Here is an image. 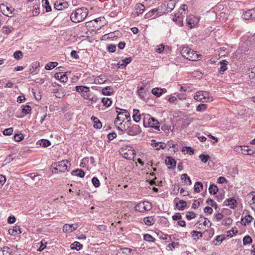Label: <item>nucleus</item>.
<instances>
[{"label": "nucleus", "instance_id": "f257e3e1", "mask_svg": "<svg viewBox=\"0 0 255 255\" xmlns=\"http://www.w3.org/2000/svg\"><path fill=\"white\" fill-rule=\"evenodd\" d=\"M88 14V10L83 7L76 9L75 12L71 13L70 19L72 22L78 23L84 20Z\"/></svg>", "mask_w": 255, "mask_h": 255}, {"label": "nucleus", "instance_id": "f03ea898", "mask_svg": "<svg viewBox=\"0 0 255 255\" xmlns=\"http://www.w3.org/2000/svg\"><path fill=\"white\" fill-rule=\"evenodd\" d=\"M194 98L199 102H211L213 101V98L211 96L210 93L204 91L197 92L194 96Z\"/></svg>", "mask_w": 255, "mask_h": 255}, {"label": "nucleus", "instance_id": "7ed1b4c3", "mask_svg": "<svg viewBox=\"0 0 255 255\" xmlns=\"http://www.w3.org/2000/svg\"><path fill=\"white\" fill-rule=\"evenodd\" d=\"M242 18L250 21H255V7L243 12Z\"/></svg>", "mask_w": 255, "mask_h": 255}, {"label": "nucleus", "instance_id": "20e7f679", "mask_svg": "<svg viewBox=\"0 0 255 255\" xmlns=\"http://www.w3.org/2000/svg\"><path fill=\"white\" fill-rule=\"evenodd\" d=\"M126 131L127 134L130 136L136 135L141 131L140 127L137 125H133L131 127H128L126 129Z\"/></svg>", "mask_w": 255, "mask_h": 255}, {"label": "nucleus", "instance_id": "39448f33", "mask_svg": "<svg viewBox=\"0 0 255 255\" xmlns=\"http://www.w3.org/2000/svg\"><path fill=\"white\" fill-rule=\"evenodd\" d=\"M69 163V166L70 165V163L67 160H63L61 161L56 162L53 164V166H57L59 172H64L68 170Z\"/></svg>", "mask_w": 255, "mask_h": 255}, {"label": "nucleus", "instance_id": "423d86ee", "mask_svg": "<svg viewBox=\"0 0 255 255\" xmlns=\"http://www.w3.org/2000/svg\"><path fill=\"white\" fill-rule=\"evenodd\" d=\"M159 124V123L158 122V121L153 117H150L148 118L147 125H146L145 121H143V125L145 127H151L157 130H160L159 126H158Z\"/></svg>", "mask_w": 255, "mask_h": 255}, {"label": "nucleus", "instance_id": "0eeeda50", "mask_svg": "<svg viewBox=\"0 0 255 255\" xmlns=\"http://www.w3.org/2000/svg\"><path fill=\"white\" fill-rule=\"evenodd\" d=\"M1 11L6 16L8 17H12L13 16V12L14 10V8L11 7H8V6L2 4L1 7Z\"/></svg>", "mask_w": 255, "mask_h": 255}, {"label": "nucleus", "instance_id": "6e6552de", "mask_svg": "<svg viewBox=\"0 0 255 255\" xmlns=\"http://www.w3.org/2000/svg\"><path fill=\"white\" fill-rule=\"evenodd\" d=\"M201 58V54L197 53L195 51L192 49L190 51V53H189V55L187 56V59L192 61L200 60Z\"/></svg>", "mask_w": 255, "mask_h": 255}, {"label": "nucleus", "instance_id": "1a4fd4ad", "mask_svg": "<svg viewBox=\"0 0 255 255\" xmlns=\"http://www.w3.org/2000/svg\"><path fill=\"white\" fill-rule=\"evenodd\" d=\"M224 206H229L232 209H235L237 207V202L234 198H229L225 200L223 203Z\"/></svg>", "mask_w": 255, "mask_h": 255}, {"label": "nucleus", "instance_id": "9d476101", "mask_svg": "<svg viewBox=\"0 0 255 255\" xmlns=\"http://www.w3.org/2000/svg\"><path fill=\"white\" fill-rule=\"evenodd\" d=\"M78 227L77 224H65L63 227V231L65 233H71L75 231Z\"/></svg>", "mask_w": 255, "mask_h": 255}, {"label": "nucleus", "instance_id": "9b49d317", "mask_svg": "<svg viewBox=\"0 0 255 255\" xmlns=\"http://www.w3.org/2000/svg\"><path fill=\"white\" fill-rule=\"evenodd\" d=\"M135 9L136 12L132 13L133 17L137 16L139 14H142L145 10L144 5L140 3H138L136 4Z\"/></svg>", "mask_w": 255, "mask_h": 255}, {"label": "nucleus", "instance_id": "f8f14e48", "mask_svg": "<svg viewBox=\"0 0 255 255\" xmlns=\"http://www.w3.org/2000/svg\"><path fill=\"white\" fill-rule=\"evenodd\" d=\"M132 60V59L130 57L126 58L123 59L121 62H119L117 64V66L119 68L125 69L127 65L131 62Z\"/></svg>", "mask_w": 255, "mask_h": 255}, {"label": "nucleus", "instance_id": "ddd939ff", "mask_svg": "<svg viewBox=\"0 0 255 255\" xmlns=\"http://www.w3.org/2000/svg\"><path fill=\"white\" fill-rule=\"evenodd\" d=\"M116 109L122 111V112H119L118 115L122 116V118H123L124 120V121L125 120H127L128 122L131 121L130 114L128 111H127L126 110L121 109L117 107L116 108Z\"/></svg>", "mask_w": 255, "mask_h": 255}, {"label": "nucleus", "instance_id": "4468645a", "mask_svg": "<svg viewBox=\"0 0 255 255\" xmlns=\"http://www.w3.org/2000/svg\"><path fill=\"white\" fill-rule=\"evenodd\" d=\"M197 18L195 17L187 16L186 18L187 24L189 28L191 29L195 27L198 21H196Z\"/></svg>", "mask_w": 255, "mask_h": 255}, {"label": "nucleus", "instance_id": "2eb2a0df", "mask_svg": "<svg viewBox=\"0 0 255 255\" xmlns=\"http://www.w3.org/2000/svg\"><path fill=\"white\" fill-rule=\"evenodd\" d=\"M151 145L154 149L157 150L166 148V145L164 143L162 142H156L155 139L151 140Z\"/></svg>", "mask_w": 255, "mask_h": 255}, {"label": "nucleus", "instance_id": "dca6fc26", "mask_svg": "<svg viewBox=\"0 0 255 255\" xmlns=\"http://www.w3.org/2000/svg\"><path fill=\"white\" fill-rule=\"evenodd\" d=\"M164 3L166 6V9H167V13L171 12L174 8L176 4L175 1L173 0L166 1Z\"/></svg>", "mask_w": 255, "mask_h": 255}, {"label": "nucleus", "instance_id": "f3484780", "mask_svg": "<svg viewBox=\"0 0 255 255\" xmlns=\"http://www.w3.org/2000/svg\"><path fill=\"white\" fill-rule=\"evenodd\" d=\"M165 162L166 165L170 166V167H168L169 168H175L176 164V161L172 157L170 156H167L165 159Z\"/></svg>", "mask_w": 255, "mask_h": 255}, {"label": "nucleus", "instance_id": "a211bd4d", "mask_svg": "<svg viewBox=\"0 0 255 255\" xmlns=\"http://www.w3.org/2000/svg\"><path fill=\"white\" fill-rule=\"evenodd\" d=\"M184 12L182 11L179 10V12L177 13H175L174 15V17L173 18V20L175 21L176 22H178L180 26H183V19H182V13Z\"/></svg>", "mask_w": 255, "mask_h": 255}, {"label": "nucleus", "instance_id": "6ab92c4d", "mask_svg": "<svg viewBox=\"0 0 255 255\" xmlns=\"http://www.w3.org/2000/svg\"><path fill=\"white\" fill-rule=\"evenodd\" d=\"M55 78L63 83H66L68 80L66 74H62V73L61 72L56 73L55 74Z\"/></svg>", "mask_w": 255, "mask_h": 255}, {"label": "nucleus", "instance_id": "aec40b11", "mask_svg": "<svg viewBox=\"0 0 255 255\" xmlns=\"http://www.w3.org/2000/svg\"><path fill=\"white\" fill-rule=\"evenodd\" d=\"M91 119L94 123L93 126L95 128L100 129L102 127V123L97 117L93 116Z\"/></svg>", "mask_w": 255, "mask_h": 255}, {"label": "nucleus", "instance_id": "412c9836", "mask_svg": "<svg viewBox=\"0 0 255 255\" xmlns=\"http://www.w3.org/2000/svg\"><path fill=\"white\" fill-rule=\"evenodd\" d=\"M9 234L12 236H15L16 234H20L21 231L20 228L18 226H15L12 229H9L8 231Z\"/></svg>", "mask_w": 255, "mask_h": 255}, {"label": "nucleus", "instance_id": "4be33fe9", "mask_svg": "<svg viewBox=\"0 0 255 255\" xmlns=\"http://www.w3.org/2000/svg\"><path fill=\"white\" fill-rule=\"evenodd\" d=\"M140 118H141V115L139 113V111L137 109H133V115H132L133 120L135 123H138L140 121Z\"/></svg>", "mask_w": 255, "mask_h": 255}, {"label": "nucleus", "instance_id": "5701e85b", "mask_svg": "<svg viewBox=\"0 0 255 255\" xmlns=\"http://www.w3.org/2000/svg\"><path fill=\"white\" fill-rule=\"evenodd\" d=\"M221 67L218 69V72L219 73L223 74L224 72L227 69V63L228 62L226 60H222L220 62Z\"/></svg>", "mask_w": 255, "mask_h": 255}, {"label": "nucleus", "instance_id": "b1692460", "mask_svg": "<svg viewBox=\"0 0 255 255\" xmlns=\"http://www.w3.org/2000/svg\"><path fill=\"white\" fill-rule=\"evenodd\" d=\"M72 175H75L78 177L83 178L84 177L85 173L84 171L81 169H77L73 170L71 172Z\"/></svg>", "mask_w": 255, "mask_h": 255}, {"label": "nucleus", "instance_id": "393cba45", "mask_svg": "<svg viewBox=\"0 0 255 255\" xmlns=\"http://www.w3.org/2000/svg\"><path fill=\"white\" fill-rule=\"evenodd\" d=\"M191 50V49L189 48L188 47H183L180 51V53L183 57L187 59V56L189 55Z\"/></svg>", "mask_w": 255, "mask_h": 255}, {"label": "nucleus", "instance_id": "a878e982", "mask_svg": "<svg viewBox=\"0 0 255 255\" xmlns=\"http://www.w3.org/2000/svg\"><path fill=\"white\" fill-rule=\"evenodd\" d=\"M248 74L250 79L252 80V82L255 84V66L249 69Z\"/></svg>", "mask_w": 255, "mask_h": 255}, {"label": "nucleus", "instance_id": "bb28decb", "mask_svg": "<svg viewBox=\"0 0 255 255\" xmlns=\"http://www.w3.org/2000/svg\"><path fill=\"white\" fill-rule=\"evenodd\" d=\"M255 153V150L251 149V148H249L248 146H243V154H244L245 155H251L254 154Z\"/></svg>", "mask_w": 255, "mask_h": 255}, {"label": "nucleus", "instance_id": "cd10ccee", "mask_svg": "<svg viewBox=\"0 0 255 255\" xmlns=\"http://www.w3.org/2000/svg\"><path fill=\"white\" fill-rule=\"evenodd\" d=\"M253 219V217L250 215H247L244 218H242V224L243 226H246L247 225V224H248L249 223H250L252 222Z\"/></svg>", "mask_w": 255, "mask_h": 255}, {"label": "nucleus", "instance_id": "c85d7f7f", "mask_svg": "<svg viewBox=\"0 0 255 255\" xmlns=\"http://www.w3.org/2000/svg\"><path fill=\"white\" fill-rule=\"evenodd\" d=\"M55 8L58 10H62L63 8H67L68 6L67 2H60V3H55Z\"/></svg>", "mask_w": 255, "mask_h": 255}, {"label": "nucleus", "instance_id": "c756f323", "mask_svg": "<svg viewBox=\"0 0 255 255\" xmlns=\"http://www.w3.org/2000/svg\"><path fill=\"white\" fill-rule=\"evenodd\" d=\"M186 206H187L186 202L184 200H179V203H176V208L179 210H183L185 208Z\"/></svg>", "mask_w": 255, "mask_h": 255}, {"label": "nucleus", "instance_id": "7c9ffc66", "mask_svg": "<svg viewBox=\"0 0 255 255\" xmlns=\"http://www.w3.org/2000/svg\"><path fill=\"white\" fill-rule=\"evenodd\" d=\"M166 6L164 3H162L161 5L157 7V9L158 10V15H162L163 14L167 13L166 9Z\"/></svg>", "mask_w": 255, "mask_h": 255}, {"label": "nucleus", "instance_id": "2f4dec72", "mask_svg": "<svg viewBox=\"0 0 255 255\" xmlns=\"http://www.w3.org/2000/svg\"><path fill=\"white\" fill-rule=\"evenodd\" d=\"M75 89L77 92L83 94L84 92H89V87L85 86H77L75 87Z\"/></svg>", "mask_w": 255, "mask_h": 255}, {"label": "nucleus", "instance_id": "473e14b6", "mask_svg": "<svg viewBox=\"0 0 255 255\" xmlns=\"http://www.w3.org/2000/svg\"><path fill=\"white\" fill-rule=\"evenodd\" d=\"M82 247L83 245L78 242H75L70 245L71 250H76V251L80 250Z\"/></svg>", "mask_w": 255, "mask_h": 255}, {"label": "nucleus", "instance_id": "72a5a7b5", "mask_svg": "<svg viewBox=\"0 0 255 255\" xmlns=\"http://www.w3.org/2000/svg\"><path fill=\"white\" fill-rule=\"evenodd\" d=\"M53 93L55 94L56 97L58 98H63L65 94L61 89H54L53 90Z\"/></svg>", "mask_w": 255, "mask_h": 255}, {"label": "nucleus", "instance_id": "f704fd0d", "mask_svg": "<svg viewBox=\"0 0 255 255\" xmlns=\"http://www.w3.org/2000/svg\"><path fill=\"white\" fill-rule=\"evenodd\" d=\"M218 191L217 186L214 184H211L209 188V192L211 194L215 195Z\"/></svg>", "mask_w": 255, "mask_h": 255}, {"label": "nucleus", "instance_id": "c9c22d12", "mask_svg": "<svg viewBox=\"0 0 255 255\" xmlns=\"http://www.w3.org/2000/svg\"><path fill=\"white\" fill-rule=\"evenodd\" d=\"M39 144L44 147H47L51 145L50 141L46 139H42L38 141Z\"/></svg>", "mask_w": 255, "mask_h": 255}, {"label": "nucleus", "instance_id": "e433bc0d", "mask_svg": "<svg viewBox=\"0 0 255 255\" xmlns=\"http://www.w3.org/2000/svg\"><path fill=\"white\" fill-rule=\"evenodd\" d=\"M102 93L104 95L110 96L113 93L112 88L111 86H107L102 90Z\"/></svg>", "mask_w": 255, "mask_h": 255}, {"label": "nucleus", "instance_id": "4c0bfd02", "mask_svg": "<svg viewBox=\"0 0 255 255\" xmlns=\"http://www.w3.org/2000/svg\"><path fill=\"white\" fill-rule=\"evenodd\" d=\"M143 221L147 226H151L155 222L152 217H146L144 218Z\"/></svg>", "mask_w": 255, "mask_h": 255}, {"label": "nucleus", "instance_id": "58836bf2", "mask_svg": "<svg viewBox=\"0 0 255 255\" xmlns=\"http://www.w3.org/2000/svg\"><path fill=\"white\" fill-rule=\"evenodd\" d=\"M123 156L127 159H132L134 157V152L131 150L129 153H128L127 152H124L122 153Z\"/></svg>", "mask_w": 255, "mask_h": 255}, {"label": "nucleus", "instance_id": "ea45409f", "mask_svg": "<svg viewBox=\"0 0 255 255\" xmlns=\"http://www.w3.org/2000/svg\"><path fill=\"white\" fill-rule=\"evenodd\" d=\"M144 207L145 206L143 205V202H140L135 205L134 209L136 211L143 212L145 211V210L144 209Z\"/></svg>", "mask_w": 255, "mask_h": 255}, {"label": "nucleus", "instance_id": "a19ab883", "mask_svg": "<svg viewBox=\"0 0 255 255\" xmlns=\"http://www.w3.org/2000/svg\"><path fill=\"white\" fill-rule=\"evenodd\" d=\"M181 179L184 182V183H187L188 185H191L192 183L190 178L186 173L182 174Z\"/></svg>", "mask_w": 255, "mask_h": 255}, {"label": "nucleus", "instance_id": "79ce46f5", "mask_svg": "<svg viewBox=\"0 0 255 255\" xmlns=\"http://www.w3.org/2000/svg\"><path fill=\"white\" fill-rule=\"evenodd\" d=\"M42 6L45 8L46 12L51 11V7L48 0H42Z\"/></svg>", "mask_w": 255, "mask_h": 255}, {"label": "nucleus", "instance_id": "37998d69", "mask_svg": "<svg viewBox=\"0 0 255 255\" xmlns=\"http://www.w3.org/2000/svg\"><path fill=\"white\" fill-rule=\"evenodd\" d=\"M58 63L57 62H50L45 65V68L46 70H50L56 67Z\"/></svg>", "mask_w": 255, "mask_h": 255}, {"label": "nucleus", "instance_id": "c03bdc74", "mask_svg": "<svg viewBox=\"0 0 255 255\" xmlns=\"http://www.w3.org/2000/svg\"><path fill=\"white\" fill-rule=\"evenodd\" d=\"M203 187V185L201 182H196L195 183L194 189L195 192L199 193L200 192L201 190L202 189Z\"/></svg>", "mask_w": 255, "mask_h": 255}, {"label": "nucleus", "instance_id": "a18cd8bd", "mask_svg": "<svg viewBox=\"0 0 255 255\" xmlns=\"http://www.w3.org/2000/svg\"><path fill=\"white\" fill-rule=\"evenodd\" d=\"M163 90L157 88L152 89L151 93L156 97H160L162 94Z\"/></svg>", "mask_w": 255, "mask_h": 255}, {"label": "nucleus", "instance_id": "49530a36", "mask_svg": "<svg viewBox=\"0 0 255 255\" xmlns=\"http://www.w3.org/2000/svg\"><path fill=\"white\" fill-rule=\"evenodd\" d=\"M243 242L244 245L245 246L246 245L251 244L253 242V240L249 235H247L243 238Z\"/></svg>", "mask_w": 255, "mask_h": 255}, {"label": "nucleus", "instance_id": "de8ad7c7", "mask_svg": "<svg viewBox=\"0 0 255 255\" xmlns=\"http://www.w3.org/2000/svg\"><path fill=\"white\" fill-rule=\"evenodd\" d=\"M207 108V105L206 104H200L196 108V110L198 112H204Z\"/></svg>", "mask_w": 255, "mask_h": 255}, {"label": "nucleus", "instance_id": "09e8293b", "mask_svg": "<svg viewBox=\"0 0 255 255\" xmlns=\"http://www.w3.org/2000/svg\"><path fill=\"white\" fill-rule=\"evenodd\" d=\"M143 239L148 242H154L155 241V239L151 235L148 234L144 235Z\"/></svg>", "mask_w": 255, "mask_h": 255}, {"label": "nucleus", "instance_id": "8fccbe9b", "mask_svg": "<svg viewBox=\"0 0 255 255\" xmlns=\"http://www.w3.org/2000/svg\"><path fill=\"white\" fill-rule=\"evenodd\" d=\"M182 151H186L187 153L191 155L194 153V149L190 146H184L182 147Z\"/></svg>", "mask_w": 255, "mask_h": 255}, {"label": "nucleus", "instance_id": "3c124183", "mask_svg": "<svg viewBox=\"0 0 255 255\" xmlns=\"http://www.w3.org/2000/svg\"><path fill=\"white\" fill-rule=\"evenodd\" d=\"M102 102L103 103L104 105L107 107H110L112 103V101L111 100V99L108 98H102Z\"/></svg>", "mask_w": 255, "mask_h": 255}, {"label": "nucleus", "instance_id": "603ef678", "mask_svg": "<svg viewBox=\"0 0 255 255\" xmlns=\"http://www.w3.org/2000/svg\"><path fill=\"white\" fill-rule=\"evenodd\" d=\"M24 136L21 133L15 134L13 136V139L15 141L19 142L23 140Z\"/></svg>", "mask_w": 255, "mask_h": 255}, {"label": "nucleus", "instance_id": "864d4df0", "mask_svg": "<svg viewBox=\"0 0 255 255\" xmlns=\"http://www.w3.org/2000/svg\"><path fill=\"white\" fill-rule=\"evenodd\" d=\"M22 112L25 115L28 114L31 111V108L29 105L22 106Z\"/></svg>", "mask_w": 255, "mask_h": 255}, {"label": "nucleus", "instance_id": "5fc2aeb1", "mask_svg": "<svg viewBox=\"0 0 255 255\" xmlns=\"http://www.w3.org/2000/svg\"><path fill=\"white\" fill-rule=\"evenodd\" d=\"M199 158L202 162L205 163L210 158V156L208 154H201L199 156Z\"/></svg>", "mask_w": 255, "mask_h": 255}, {"label": "nucleus", "instance_id": "6e6d98bb", "mask_svg": "<svg viewBox=\"0 0 255 255\" xmlns=\"http://www.w3.org/2000/svg\"><path fill=\"white\" fill-rule=\"evenodd\" d=\"M117 112L118 113H119L118 111H117ZM121 121L123 122V121H124V120L123 118H122V116H121L118 114L117 117L116 118L115 122H114L115 125L116 126H117L118 125L122 126V122H121L120 123H118L119 122H121Z\"/></svg>", "mask_w": 255, "mask_h": 255}, {"label": "nucleus", "instance_id": "4d7b16f0", "mask_svg": "<svg viewBox=\"0 0 255 255\" xmlns=\"http://www.w3.org/2000/svg\"><path fill=\"white\" fill-rule=\"evenodd\" d=\"M14 58L19 60L23 57V53L21 51H16L13 54Z\"/></svg>", "mask_w": 255, "mask_h": 255}, {"label": "nucleus", "instance_id": "13d9d810", "mask_svg": "<svg viewBox=\"0 0 255 255\" xmlns=\"http://www.w3.org/2000/svg\"><path fill=\"white\" fill-rule=\"evenodd\" d=\"M232 222L233 220L230 218H227L222 221V225L225 226H229L232 224Z\"/></svg>", "mask_w": 255, "mask_h": 255}, {"label": "nucleus", "instance_id": "bf43d9fd", "mask_svg": "<svg viewBox=\"0 0 255 255\" xmlns=\"http://www.w3.org/2000/svg\"><path fill=\"white\" fill-rule=\"evenodd\" d=\"M186 217L188 220H190L196 217V214L192 211L188 212L186 215Z\"/></svg>", "mask_w": 255, "mask_h": 255}, {"label": "nucleus", "instance_id": "052dcab7", "mask_svg": "<svg viewBox=\"0 0 255 255\" xmlns=\"http://www.w3.org/2000/svg\"><path fill=\"white\" fill-rule=\"evenodd\" d=\"M92 182L95 187H98L100 185V182L99 180L98 179V178L96 177H94L92 179Z\"/></svg>", "mask_w": 255, "mask_h": 255}, {"label": "nucleus", "instance_id": "680f3d73", "mask_svg": "<svg viewBox=\"0 0 255 255\" xmlns=\"http://www.w3.org/2000/svg\"><path fill=\"white\" fill-rule=\"evenodd\" d=\"M13 131V129L12 128H9L6 129H5L3 131V134L4 135H10L12 134Z\"/></svg>", "mask_w": 255, "mask_h": 255}, {"label": "nucleus", "instance_id": "e2e57ef3", "mask_svg": "<svg viewBox=\"0 0 255 255\" xmlns=\"http://www.w3.org/2000/svg\"><path fill=\"white\" fill-rule=\"evenodd\" d=\"M138 95L141 98H143L145 95V92L144 87H140L137 91Z\"/></svg>", "mask_w": 255, "mask_h": 255}, {"label": "nucleus", "instance_id": "0e129e2a", "mask_svg": "<svg viewBox=\"0 0 255 255\" xmlns=\"http://www.w3.org/2000/svg\"><path fill=\"white\" fill-rule=\"evenodd\" d=\"M179 189H180L179 185L178 184H175L174 185L173 188L171 191V193L177 195L179 192Z\"/></svg>", "mask_w": 255, "mask_h": 255}, {"label": "nucleus", "instance_id": "69168bd1", "mask_svg": "<svg viewBox=\"0 0 255 255\" xmlns=\"http://www.w3.org/2000/svg\"><path fill=\"white\" fill-rule=\"evenodd\" d=\"M9 250L10 249L8 247H4L2 249H0V253H1L2 255H7Z\"/></svg>", "mask_w": 255, "mask_h": 255}, {"label": "nucleus", "instance_id": "338daca9", "mask_svg": "<svg viewBox=\"0 0 255 255\" xmlns=\"http://www.w3.org/2000/svg\"><path fill=\"white\" fill-rule=\"evenodd\" d=\"M143 203L144 206H145L144 209L145 210V211H149L151 209V208H152L151 204L149 202L144 201V202H143Z\"/></svg>", "mask_w": 255, "mask_h": 255}, {"label": "nucleus", "instance_id": "774afa93", "mask_svg": "<svg viewBox=\"0 0 255 255\" xmlns=\"http://www.w3.org/2000/svg\"><path fill=\"white\" fill-rule=\"evenodd\" d=\"M225 198L224 193H219L216 196V199L218 202H221Z\"/></svg>", "mask_w": 255, "mask_h": 255}]
</instances>
